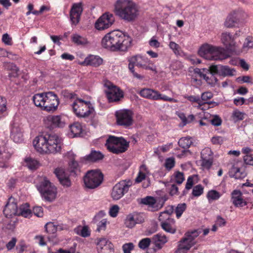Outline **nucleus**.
I'll use <instances>...</instances> for the list:
<instances>
[{"mask_svg": "<svg viewBox=\"0 0 253 253\" xmlns=\"http://www.w3.org/2000/svg\"><path fill=\"white\" fill-rule=\"evenodd\" d=\"M132 38L120 31L105 35L101 41L103 47L112 51H126L132 46Z\"/></svg>", "mask_w": 253, "mask_h": 253, "instance_id": "nucleus-1", "label": "nucleus"}, {"mask_svg": "<svg viewBox=\"0 0 253 253\" xmlns=\"http://www.w3.org/2000/svg\"><path fill=\"white\" fill-rule=\"evenodd\" d=\"M37 151L41 154H55L61 149V139L56 134L45 133L35 137L33 141Z\"/></svg>", "mask_w": 253, "mask_h": 253, "instance_id": "nucleus-2", "label": "nucleus"}, {"mask_svg": "<svg viewBox=\"0 0 253 253\" xmlns=\"http://www.w3.org/2000/svg\"><path fill=\"white\" fill-rule=\"evenodd\" d=\"M114 12L120 18L127 22L134 21L139 14L137 5L132 0H117L114 4Z\"/></svg>", "mask_w": 253, "mask_h": 253, "instance_id": "nucleus-3", "label": "nucleus"}, {"mask_svg": "<svg viewBox=\"0 0 253 253\" xmlns=\"http://www.w3.org/2000/svg\"><path fill=\"white\" fill-rule=\"evenodd\" d=\"M128 69L133 77L139 80H142L144 77L135 72L134 66L145 70H150L155 73H157V68L154 63L147 57L141 55H136L128 58Z\"/></svg>", "mask_w": 253, "mask_h": 253, "instance_id": "nucleus-4", "label": "nucleus"}, {"mask_svg": "<svg viewBox=\"0 0 253 253\" xmlns=\"http://www.w3.org/2000/svg\"><path fill=\"white\" fill-rule=\"evenodd\" d=\"M199 54L210 60H222L226 58L222 48L206 43L199 50Z\"/></svg>", "mask_w": 253, "mask_h": 253, "instance_id": "nucleus-5", "label": "nucleus"}, {"mask_svg": "<svg viewBox=\"0 0 253 253\" xmlns=\"http://www.w3.org/2000/svg\"><path fill=\"white\" fill-rule=\"evenodd\" d=\"M73 111L79 118H87L94 112V109L90 101L77 98L72 104Z\"/></svg>", "mask_w": 253, "mask_h": 253, "instance_id": "nucleus-6", "label": "nucleus"}, {"mask_svg": "<svg viewBox=\"0 0 253 253\" xmlns=\"http://www.w3.org/2000/svg\"><path fill=\"white\" fill-rule=\"evenodd\" d=\"M105 146L110 152L118 154L127 150L129 142L122 137L110 135L106 140Z\"/></svg>", "mask_w": 253, "mask_h": 253, "instance_id": "nucleus-7", "label": "nucleus"}, {"mask_svg": "<svg viewBox=\"0 0 253 253\" xmlns=\"http://www.w3.org/2000/svg\"><path fill=\"white\" fill-rule=\"evenodd\" d=\"M37 187L45 200L52 202L56 199V188L46 178L41 179Z\"/></svg>", "mask_w": 253, "mask_h": 253, "instance_id": "nucleus-8", "label": "nucleus"}, {"mask_svg": "<svg viewBox=\"0 0 253 253\" xmlns=\"http://www.w3.org/2000/svg\"><path fill=\"white\" fill-rule=\"evenodd\" d=\"M201 233L200 230H195L191 232H187L184 237L179 242L178 249L176 251L177 253H186L196 242L195 241Z\"/></svg>", "mask_w": 253, "mask_h": 253, "instance_id": "nucleus-9", "label": "nucleus"}, {"mask_svg": "<svg viewBox=\"0 0 253 253\" xmlns=\"http://www.w3.org/2000/svg\"><path fill=\"white\" fill-rule=\"evenodd\" d=\"M103 178V174L99 170H91L86 173L84 177V181L87 188L94 189L100 185Z\"/></svg>", "mask_w": 253, "mask_h": 253, "instance_id": "nucleus-10", "label": "nucleus"}, {"mask_svg": "<svg viewBox=\"0 0 253 253\" xmlns=\"http://www.w3.org/2000/svg\"><path fill=\"white\" fill-rule=\"evenodd\" d=\"M117 124L118 125L127 127L133 123L132 112L127 109L120 110L116 112Z\"/></svg>", "mask_w": 253, "mask_h": 253, "instance_id": "nucleus-11", "label": "nucleus"}, {"mask_svg": "<svg viewBox=\"0 0 253 253\" xmlns=\"http://www.w3.org/2000/svg\"><path fill=\"white\" fill-rule=\"evenodd\" d=\"M131 185L130 181H122L117 183L113 188L111 196L114 200H118L122 198L125 193L127 192Z\"/></svg>", "mask_w": 253, "mask_h": 253, "instance_id": "nucleus-12", "label": "nucleus"}, {"mask_svg": "<svg viewBox=\"0 0 253 253\" xmlns=\"http://www.w3.org/2000/svg\"><path fill=\"white\" fill-rule=\"evenodd\" d=\"M44 123L50 129L63 127L66 124L65 117L61 115L48 116L44 119Z\"/></svg>", "mask_w": 253, "mask_h": 253, "instance_id": "nucleus-13", "label": "nucleus"}, {"mask_svg": "<svg viewBox=\"0 0 253 253\" xmlns=\"http://www.w3.org/2000/svg\"><path fill=\"white\" fill-rule=\"evenodd\" d=\"M114 20L113 14L106 13L97 20L95 27L98 30H103L109 28L113 24Z\"/></svg>", "mask_w": 253, "mask_h": 253, "instance_id": "nucleus-14", "label": "nucleus"}, {"mask_svg": "<svg viewBox=\"0 0 253 253\" xmlns=\"http://www.w3.org/2000/svg\"><path fill=\"white\" fill-rule=\"evenodd\" d=\"M43 110L54 111L56 110L59 103V99L56 94L52 92H46Z\"/></svg>", "mask_w": 253, "mask_h": 253, "instance_id": "nucleus-15", "label": "nucleus"}, {"mask_svg": "<svg viewBox=\"0 0 253 253\" xmlns=\"http://www.w3.org/2000/svg\"><path fill=\"white\" fill-rule=\"evenodd\" d=\"M141 203L147 205L149 210L155 211L161 209L164 206V202L160 199H156L152 196H147L141 199Z\"/></svg>", "mask_w": 253, "mask_h": 253, "instance_id": "nucleus-16", "label": "nucleus"}, {"mask_svg": "<svg viewBox=\"0 0 253 253\" xmlns=\"http://www.w3.org/2000/svg\"><path fill=\"white\" fill-rule=\"evenodd\" d=\"M83 11V3L82 2L74 3L72 4L70 11V20L75 25L80 21L81 15Z\"/></svg>", "mask_w": 253, "mask_h": 253, "instance_id": "nucleus-17", "label": "nucleus"}, {"mask_svg": "<svg viewBox=\"0 0 253 253\" xmlns=\"http://www.w3.org/2000/svg\"><path fill=\"white\" fill-rule=\"evenodd\" d=\"M106 93L110 102L119 101L124 97L123 92L119 87L113 84L108 85Z\"/></svg>", "mask_w": 253, "mask_h": 253, "instance_id": "nucleus-18", "label": "nucleus"}, {"mask_svg": "<svg viewBox=\"0 0 253 253\" xmlns=\"http://www.w3.org/2000/svg\"><path fill=\"white\" fill-rule=\"evenodd\" d=\"M211 70L213 74H217L220 76H233L235 75V70L229 68L227 66L221 65H212L211 66Z\"/></svg>", "mask_w": 253, "mask_h": 253, "instance_id": "nucleus-19", "label": "nucleus"}, {"mask_svg": "<svg viewBox=\"0 0 253 253\" xmlns=\"http://www.w3.org/2000/svg\"><path fill=\"white\" fill-rule=\"evenodd\" d=\"M18 211L15 199L12 197L10 198L3 210L4 214L7 218H12L13 216L18 215Z\"/></svg>", "mask_w": 253, "mask_h": 253, "instance_id": "nucleus-20", "label": "nucleus"}, {"mask_svg": "<svg viewBox=\"0 0 253 253\" xmlns=\"http://www.w3.org/2000/svg\"><path fill=\"white\" fill-rule=\"evenodd\" d=\"M97 246L98 253H111L114 251L113 244L105 238L98 239Z\"/></svg>", "mask_w": 253, "mask_h": 253, "instance_id": "nucleus-21", "label": "nucleus"}, {"mask_svg": "<svg viewBox=\"0 0 253 253\" xmlns=\"http://www.w3.org/2000/svg\"><path fill=\"white\" fill-rule=\"evenodd\" d=\"M221 41L228 50L235 51L237 46L234 37L230 33H222L221 35Z\"/></svg>", "mask_w": 253, "mask_h": 253, "instance_id": "nucleus-22", "label": "nucleus"}, {"mask_svg": "<svg viewBox=\"0 0 253 253\" xmlns=\"http://www.w3.org/2000/svg\"><path fill=\"white\" fill-rule=\"evenodd\" d=\"M54 173L57 177L60 184L63 186L68 187L71 185V181L69 175L66 173L64 169L57 168L55 169Z\"/></svg>", "mask_w": 253, "mask_h": 253, "instance_id": "nucleus-23", "label": "nucleus"}, {"mask_svg": "<svg viewBox=\"0 0 253 253\" xmlns=\"http://www.w3.org/2000/svg\"><path fill=\"white\" fill-rule=\"evenodd\" d=\"M103 62L101 58L98 56L90 55L85 58L84 61L79 62V64L83 66L91 65L94 67H98Z\"/></svg>", "mask_w": 253, "mask_h": 253, "instance_id": "nucleus-24", "label": "nucleus"}, {"mask_svg": "<svg viewBox=\"0 0 253 253\" xmlns=\"http://www.w3.org/2000/svg\"><path fill=\"white\" fill-rule=\"evenodd\" d=\"M232 200L233 205L237 207H242L247 205L243 199L242 193L239 190H234L232 193Z\"/></svg>", "mask_w": 253, "mask_h": 253, "instance_id": "nucleus-25", "label": "nucleus"}, {"mask_svg": "<svg viewBox=\"0 0 253 253\" xmlns=\"http://www.w3.org/2000/svg\"><path fill=\"white\" fill-rule=\"evenodd\" d=\"M174 207L170 206L167 207L166 210L161 212L159 216V220L161 222L170 221L171 222H175L173 219L170 218V216L173 212Z\"/></svg>", "mask_w": 253, "mask_h": 253, "instance_id": "nucleus-26", "label": "nucleus"}, {"mask_svg": "<svg viewBox=\"0 0 253 253\" xmlns=\"http://www.w3.org/2000/svg\"><path fill=\"white\" fill-rule=\"evenodd\" d=\"M238 24L243 23L248 18V14L242 9H238L230 12Z\"/></svg>", "mask_w": 253, "mask_h": 253, "instance_id": "nucleus-27", "label": "nucleus"}, {"mask_svg": "<svg viewBox=\"0 0 253 253\" xmlns=\"http://www.w3.org/2000/svg\"><path fill=\"white\" fill-rule=\"evenodd\" d=\"M139 94L143 97L157 100L158 97L159 96L158 95H159V92L152 89L145 88L140 91Z\"/></svg>", "mask_w": 253, "mask_h": 253, "instance_id": "nucleus-28", "label": "nucleus"}, {"mask_svg": "<svg viewBox=\"0 0 253 253\" xmlns=\"http://www.w3.org/2000/svg\"><path fill=\"white\" fill-rule=\"evenodd\" d=\"M229 176L235 179H241L246 176L245 171L235 165L232 166L229 171Z\"/></svg>", "mask_w": 253, "mask_h": 253, "instance_id": "nucleus-29", "label": "nucleus"}, {"mask_svg": "<svg viewBox=\"0 0 253 253\" xmlns=\"http://www.w3.org/2000/svg\"><path fill=\"white\" fill-rule=\"evenodd\" d=\"M45 95H46V92L38 93L34 95L33 96L32 99L35 105L37 106L41 107L42 110L44 109V102L45 101Z\"/></svg>", "mask_w": 253, "mask_h": 253, "instance_id": "nucleus-30", "label": "nucleus"}, {"mask_svg": "<svg viewBox=\"0 0 253 253\" xmlns=\"http://www.w3.org/2000/svg\"><path fill=\"white\" fill-rule=\"evenodd\" d=\"M82 132L81 125L79 123H75L70 126V137H75L78 136Z\"/></svg>", "mask_w": 253, "mask_h": 253, "instance_id": "nucleus-31", "label": "nucleus"}, {"mask_svg": "<svg viewBox=\"0 0 253 253\" xmlns=\"http://www.w3.org/2000/svg\"><path fill=\"white\" fill-rule=\"evenodd\" d=\"M152 240L155 246L159 249H161L162 246L168 241L166 236L161 234L154 235L152 238Z\"/></svg>", "mask_w": 253, "mask_h": 253, "instance_id": "nucleus-32", "label": "nucleus"}, {"mask_svg": "<svg viewBox=\"0 0 253 253\" xmlns=\"http://www.w3.org/2000/svg\"><path fill=\"white\" fill-rule=\"evenodd\" d=\"M18 215L26 218H29L31 216L32 212L29 209V205L27 203L22 205L20 207L18 211Z\"/></svg>", "mask_w": 253, "mask_h": 253, "instance_id": "nucleus-33", "label": "nucleus"}, {"mask_svg": "<svg viewBox=\"0 0 253 253\" xmlns=\"http://www.w3.org/2000/svg\"><path fill=\"white\" fill-rule=\"evenodd\" d=\"M103 158L104 155L99 151H92L88 155L86 156L84 159L87 161L96 162Z\"/></svg>", "mask_w": 253, "mask_h": 253, "instance_id": "nucleus-34", "label": "nucleus"}, {"mask_svg": "<svg viewBox=\"0 0 253 253\" xmlns=\"http://www.w3.org/2000/svg\"><path fill=\"white\" fill-rule=\"evenodd\" d=\"M209 70H210L209 73H207V75L205 76L204 80H205L208 84L213 86L216 84L218 81L217 78L214 76V75L217 74H213L211 72V66L209 67Z\"/></svg>", "mask_w": 253, "mask_h": 253, "instance_id": "nucleus-35", "label": "nucleus"}, {"mask_svg": "<svg viewBox=\"0 0 253 253\" xmlns=\"http://www.w3.org/2000/svg\"><path fill=\"white\" fill-rule=\"evenodd\" d=\"M25 166L30 169H36L39 166V162L35 159L28 157L24 161Z\"/></svg>", "mask_w": 253, "mask_h": 253, "instance_id": "nucleus-36", "label": "nucleus"}, {"mask_svg": "<svg viewBox=\"0 0 253 253\" xmlns=\"http://www.w3.org/2000/svg\"><path fill=\"white\" fill-rule=\"evenodd\" d=\"M213 97V94L210 91H207L203 93L201 95V100L203 102H205L206 104L210 105L213 104L214 106H217L218 103L216 102H207V101L211 99Z\"/></svg>", "mask_w": 253, "mask_h": 253, "instance_id": "nucleus-37", "label": "nucleus"}, {"mask_svg": "<svg viewBox=\"0 0 253 253\" xmlns=\"http://www.w3.org/2000/svg\"><path fill=\"white\" fill-rule=\"evenodd\" d=\"M174 222H171L170 221H166L161 222V226L163 230L166 232L174 233L176 231V229L173 226Z\"/></svg>", "mask_w": 253, "mask_h": 253, "instance_id": "nucleus-38", "label": "nucleus"}, {"mask_svg": "<svg viewBox=\"0 0 253 253\" xmlns=\"http://www.w3.org/2000/svg\"><path fill=\"white\" fill-rule=\"evenodd\" d=\"M72 41L77 45H84L87 43V40L78 34H73L71 37Z\"/></svg>", "mask_w": 253, "mask_h": 253, "instance_id": "nucleus-39", "label": "nucleus"}, {"mask_svg": "<svg viewBox=\"0 0 253 253\" xmlns=\"http://www.w3.org/2000/svg\"><path fill=\"white\" fill-rule=\"evenodd\" d=\"M11 137L14 142L19 143L23 140L22 132L17 128H13L11 130Z\"/></svg>", "mask_w": 253, "mask_h": 253, "instance_id": "nucleus-40", "label": "nucleus"}, {"mask_svg": "<svg viewBox=\"0 0 253 253\" xmlns=\"http://www.w3.org/2000/svg\"><path fill=\"white\" fill-rule=\"evenodd\" d=\"M192 143L191 138L188 137H182L178 141L179 146L183 149H188Z\"/></svg>", "mask_w": 253, "mask_h": 253, "instance_id": "nucleus-41", "label": "nucleus"}, {"mask_svg": "<svg viewBox=\"0 0 253 253\" xmlns=\"http://www.w3.org/2000/svg\"><path fill=\"white\" fill-rule=\"evenodd\" d=\"M237 24H238L237 22L230 13L225 19L224 25L226 28H231L234 27Z\"/></svg>", "mask_w": 253, "mask_h": 253, "instance_id": "nucleus-42", "label": "nucleus"}, {"mask_svg": "<svg viewBox=\"0 0 253 253\" xmlns=\"http://www.w3.org/2000/svg\"><path fill=\"white\" fill-rule=\"evenodd\" d=\"M135 217L132 214H129L127 215L125 221V224L126 227L132 228L135 225Z\"/></svg>", "mask_w": 253, "mask_h": 253, "instance_id": "nucleus-43", "label": "nucleus"}, {"mask_svg": "<svg viewBox=\"0 0 253 253\" xmlns=\"http://www.w3.org/2000/svg\"><path fill=\"white\" fill-rule=\"evenodd\" d=\"M45 231L48 234H52L54 236L55 233L57 232L56 225L52 222H47L44 226Z\"/></svg>", "mask_w": 253, "mask_h": 253, "instance_id": "nucleus-44", "label": "nucleus"}, {"mask_svg": "<svg viewBox=\"0 0 253 253\" xmlns=\"http://www.w3.org/2000/svg\"><path fill=\"white\" fill-rule=\"evenodd\" d=\"M187 99L192 102H196L198 103V105L196 106L198 108L201 109V110H204V108L202 107V106L206 104L205 102H203L199 97L191 95L187 97Z\"/></svg>", "mask_w": 253, "mask_h": 253, "instance_id": "nucleus-45", "label": "nucleus"}, {"mask_svg": "<svg viewBox=\"0 0 253 253\" xmlns=\"http://www.w3.org/2000/svg\"><path fill=\"white\" fill-rule=\"evenodd\" d=\"M146 168L145 165H142L140 167V169L135 178V182L140 183L142 181L146 178V173L144 170H146Z\"/></svg>", "mask_w": 253, "mask_h": 253, "instance_id": "nucleus-46", "label": "nucleus"}, {"mask_svg": "<svg viewBox=\"0 0 253 253\" xmlns=\"http://www.w3.org/2000/svg\"><path fill=\"white\" fill-rule=\"evenodd\" d=\"M221 196V194L216 190H211L208 192L207 197L209 201L217 200Z\"/></svg>", "mask_w": 253, "mask_h": 253, "instance_id": "nucleus-47", "label": "nucleus"}, {"mask_svg": "<svg viewBox=\"0 0 253 253\" xmlns=\"http://www.w3.org/2000/svg\"><path fill=\"white\" fill-rule=\"evenodd\" d=\"M187 206L185 203H181L177 205L175 209L176 217L179 218L183 212L185 211Z\"/></svg>", "mask_w": 253, "mask_h": 253, "instance_id": "nucleus-48", "label": "nucleus"}, {"mask_svg": "<svg viewBox=\"0 0 253 253\" xmlns=\"http://www.w3.org/2000/svg\"><path fill=\"white\" fill-rule=\"evenodd\" d=\"M253 47V39L252 37H248L246 38L243 45V50L247 51Z\"/></svg>", "mask_w": 253, "mask_h": 253, "instance_id": "nucleus-49", "label": "nucleus"}, {"mask_svg": "<svg viewBox=\"0 0 253 253\" xmlns=\"http://www.w3.org/2000/svg\"><path fill=\"white\" fill-rule=\"evenodd\" d=\"M210 70L207 68H196L194 70V74L197 75L201 78L204 79L205 76L207 75V73H209Z\"/></svg>", "mask_w": 253, "mask_h": 253, "instance_id": "nucleus-50", "label": "nucleus"}, {"mask_svg": "<svg viewBox=\"0 0 253 253\" xmlns=\"http://www.w3.org/2000/svg\"><path fill=\"white\" fill-rule=\"evenodd\" d=\"M6 110V100L2 96H0V118H1Z\"/></svg>", "mask_w": 253, "mask_h": 253, "instance_id": "nucleus-51", "label": "nucleus"}, {"mask_svg": "<svg viewBox=\"0 0 253 253\" xmlns=\"http://www.w3.org/2000/svg\"><path fill=\"white\" fill-rule=\"evenodd\" d=\"M212 152L210 148L207 147L202 150L201 153L202 159L212 158Z\"/></svg>", "mask_w": 253, "mask_h": 253, "instance_id": "nucleus-52", "label": "nucleus"}, {"mask_svg": "<svg viewBox=\"0 0 253 253\" xmlns=\"http://www.w3.org/2000/svg\"><path fill=\"white\" fill-rule=\"evenodd\" d=\"M213 158L202 159V167L205 169H209L212 165Z\"/></svg>", "mask_w": 253, "mask_h": 253, "instance_id": "nucleus-53", "label": "nucleus"}, {"mask_svg": "<svg viewBox=\"0 0 253 253\" xmlns=\"http://www.w3.org/2000/svg\"><path fill=\"white\" fill-rule=\"evenodd\" d=\"M204 188L199 184L195 186L192 191V194L195 197H199L203 193Z\"/></svg>", "mask_w": 253, "mask_h": 253, "instance_id": "nucleus-54", "label": "nucleus"}, {"mask_svg": "<svg viewBox=\"0 0 253 253\" xmlns=\"http://www.w3.org/2000/svg\"><path fill=\"white\" fill-rule=\"evenodd\" d=\"M174 177L175 182L178 184H181L184 180V174L181 172H175L174 174Z\"/></svg>", "mask_w": 253, "mask_h": 253, "instance_id": "nucleus-55", "label": "nucleus"}, {"mask_svg": "<svg viewBox=\"0 0 253 253\" xmlns=\"http://www.w3.org/2000/svg\"><path fill=\"white\" fill-rule=\"evenodd\" d=\"M245 114L238 110H235L232 114L233 119L235 121H241L244 119Z\"/></svg>", "mask_w": 253, "mask_h": 253, "instance_id": "nucleus-56", "label": "nucleus"}, {"mask_svg": "<svg viewBox=\"0 0 253 253\" xmlns=\"http://www.w3.org/2000/svg\"><path fill=\"white\" fill-rule=\"evenodd\" d=\"M150 242V239L146 238L143 239L139 242L138 246L140 249L144 250L149 246Z\"/></svg>", "mask_w": 253, "mask_h": 253, "instance_id": "nucleus-57", "label": "nucleus"}, {"mask_svg": "<svg viewBox=\"0 0 253 253\" xmlns=\"http://www.w3.org/2000/svg\"><path fill=\"white\" fill-rule=\"evenodd\" d=\"M175 165V161L173 158H169L166 159L165 166L166 168L168 169H171Z\"/></svg>", "mask_w": 253, "mask_h": 253, "instance_id": "nucleus-58", "label": "nucleus"}, {"mask_svg": "<svg viewBox=\"0 0 253 253\" xmlns=\"http://www.w3.org/2000/svg\"><path fill=\"white\" fill-rule=\"evenodd\" d=\"M119 207L117 205L113 206L109 210V214L113 217H115L117 216L119 211Z\"/></svg>", "mask_w": 253, "mask_h": 253, "instance_id": "nucleus-59", "label": "nucleus"}, {"mask_svg": "<svg viewBox=\"0 0 253 253\" xmlns=\"http://www.w3.org/2000/svg\"><path fill=\"white\" fill-rule=\"evenodd\" d=\"M69 167L71 172H76L78 169L79 164L77 162L72 160L69 163Z\"/></svg>", "mask_w": 253, "mask_h": 253, "instance_id": "nucleus-60", "label": "nucleus"}, {"mask_svg": "<svg viewBox=\"0 0 253 253\" xmlns=\"http://www.w3.org/2000/svg\"><path fill=\"white\" fill-rule=\"evenodd\" d=\"M35 240L37 244L41 246H45L46 245V241L42 235H37Z\"/></svg>", "mask_w": 253, "mask_h": 253, "instance_id": "nucleus-61", "label": "nucleus"}, {"mask_svg": "<svg viewBox=\"0 0 253 253\" xmlns=\"http://www.w3.org/2000/svg\"><path fill=\"white\" fill-rule=\"evenodd\" d=\"M169 48L173 51L175 54L179 53V45L173 42H170L169 44Z\"/></svg>", "mask_w": 253, "mask_h": 253, "instance_id": "nucleus-62", "label": "nucleus"}, {"mask_svg": "<svg viewBox=\"0 0 253 253\" xmlns=\"http://www.w3.org/2000/svg\"><path fill=\"white\" fill-rule=\"evenodd\" d=\"M211 122L213 126H218L221 125L222 120L218 116L215 115L211 119Z\"/></svg>", "mask_w": 253, "mask_h": 253, "instance_id": "nucleus-63", "label": "nucleus"}, {"mask_svg": "<svg viewBox=\"0 0 253 253\" xmlns=\"http://www.w3.org/2000/svg\"><path fill=\"white\" fill-rule=\"evenodd\" d=\"M134 246L132 243L125 244L123 246L124 253H131L130 251L133 249Z\"/></svg>", "mask_w": 253, "mask_h": 253, "instance_id": "nucleus-64", "label": "nucleus"}]
</instances>
